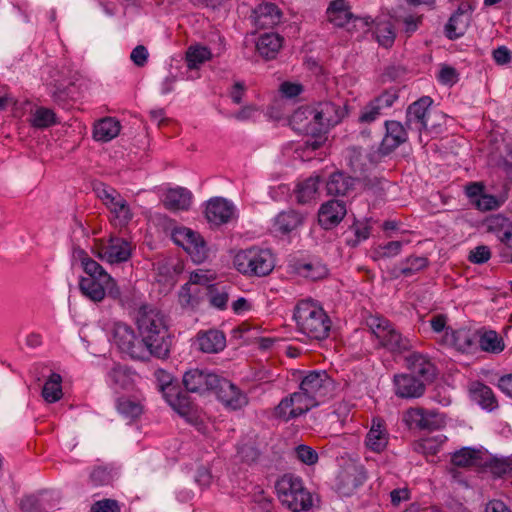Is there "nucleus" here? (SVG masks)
<instances>
[{
	"instance_id": "e2e57ef3",
	"label": "nucleus",
	"mask_w": 512,
	"mask_h": 512,
	"mask_svg": "<svg viewBox=\"0 0 512 512\" xmlns=\"http://www.w3.org/2000/svg\"><path fill=\"white\" fill-rule=\"evenodd\" d=\"M301 272L305 277L315 281L326 277L328 269L324 264L316 262L304 264L301 267Z\"/></svg>"
},
{
	"instance_id": "393cba45",
	"label": "nucleus",
	"mask_w": 512,
	"mask_h": 512,
	"mask_svg": "<svg viewBox=\"0 0 512 512\" xmlns=\"http://www.w3.org/2000/svg\"><path fill=\"white\" fill-rule=\"evenodd\" d=\"M234 215V206L225 199H211L206 206V218L209 222L220 225L229 222Z\"/></svg>"
},
{
	"instance_id": "39448f33",
	"label": "nucleus",
	"mask_w": 512,
	"mask_h": 512,
	"mask_svg": "<svg viewBox=\"0 0 512 512\" xmlns=\"http://www.w3.org/2000/svg\"><path fill=\"white\" fill-rule=\"evenodd\" d=\"M235 268L247 276L263 277L274 268V257L268 249L251 247L239 251L234 257Z\"/></svg>"
},
{
	"instance_id": "aec40b11",
	"label": "nucleus",
	"mask_w": 512,
	"mask_h": 512,
	"mask_svg": "<svg viewBox=\"0 0 512 512\" xmlns=\"http://www.w3.org/2000/svg\"><path fill=\"white\" fill-rule=\"evenodd\" d=\"M440 345L452 347L459 352L469 353L476 347V337L466 328L451 329L440 338Z\"/></svg>"
},
{
	"instance_id": "6ab92c4d",
	"label": "nucleus",
	"mask_w": 512,
	"mask_h": 512,
	"mask_svg": "<svg viewBox=\"0 0 512 512\" xmlns=\"http://www.w3.org/2000/svg\"><path fill=\"white\" fill-rule=\"evenodd\" d=\"M315 107L302 106L296 109L290 117V125L298 133L317 134L319 123L315 116Z\"/></svg>"
},
{
	"instance_id": "cd10ccee",
	"label": "nucleus",
	"mask_w": 512,
	"mask_h": 512,
	"mask_svg": "<svg viewBox=\"0 0 512 512\" xmlns=\"http://www.w3.org/2000/svg\"><path fill=\"white\" fill-rule=\"evenodd\" d=\"M112 282V278L100 280V277H81L79 289L83 296L93 302H101L106 295V285Z\"/></svg>"
},
{
	"instance_id": "4be33fe9",
	"label": "nucleus",
	"mask_w": 512,
	"mask_h": 512,
	"mask_svg": "<svg viewBox=\"0 0 512 512\" xmlns=\"http://www.w3.org/2000/svg\"><path fill=\"white\" fill-rule=\"evenodd\" d=\"M315 116L319 123V132H327L330 127L338 124L344 116L343 109L332 102H320L315 106Z\"/></svg>"
},
{
	"instance_id": "ddd939ff",
	"label": "nucleus",
	"mask_w": 512,
	"mask_h": 512,
	"mask_svg": "<svg viewBox=\"0 0 512 512\" xmlns=\"http://www.w3.org/2000/svg\"><path fill=\"white\" fill-rule=\"evenodd\" d=\"M433 100L429 96H423L410 104L406 111L405 125L408 130L421 134L428 128L429 108Z\"/></svg>"
},
{
	"instance_id": "9b49d317",
	"label": "nucleus",
	"mask_w": 512,
	"mask_h": 512,
	"mask_svg": "<svg viewBox=\"0 0 512 512\" xmlns=\"http://www.w3.org/2000/svg\"><path fill=\"white\" fill-rule=\"evenodd\" d=\"M99 197L112 214L115 226H125L132 219V212L124 197L113 188H104Z\"/></svg>"
},
{
	"instance_id": "5fc2aeb1",
	"label": "nucleus",
	"mask_w": 512,
	"mask_h": 512,
	"mask_svg": "<svg viewBox=\"0 0 512 512\" xmlns=\"http://www.w3.org/2000/svg\"><path fill=\"white\" fill-rule=\"evenodd\" d=\"M367 479L363 467L353 466L346 470L342 475V482L348 486V492L361 486Z\"/></svg>"
},
{
	"instance_id": "09e8293b",
	"label": "nucleus",
	"mask_w": 512,
	"mask_h": 512,
	"mask_svg": "<svg viewBox=\"0 0 512 512\" xmlns=\"http://www.w3.org/2000/svg\"><path fill=\"white\" fill-rule=\"evenodd\" d=\"M110 384L115 388L127 389L132 382L130 371L127 367L115 364L108 373Z\"/></svg>"
},
{
	"instance_id": "a19ab883",
	"label": "nucleus",
	"mask_w": 512,
	"mask_h": 512,
	"mask_svg": "<svg viewBox=\"0 0 512 512\" xmlns=\"http://www.w3.org/2000/svg\"><path fill=\"white\" fill-rule=\"evenodd\" d=\"M211 58V50L200 44L189 46L185 53V60L189 69H197Z\"/></svg>"
},
{
	"instance_id": "338daca9",
	"label": "nucleus",
	"mask_w": 512,
	"mask_h": 512,
	"mask_svg": "<svg viewBox=\"0 0 512 512\" xmlns=\"http://www.w3.org/2000/svg\"><path fill=\"white\" fill-rule=\"evenodd\" d=\"M90 481L94 486L108 485L112 481V475L107 468L96 467L90 474Z\"/></svg>"
},
{
	"instance_id": "4468645a",
	"label": "nucleus",
	"mask_w": 512,
	"mask_h": 512,
	"mask_svg": "<svg viewBox=\"0 0 512 512\" xmlns=\"http://www.w3.org/2000/svg\"><path fill=\"white\" fill-rule=\"evenodd\" d=\"M308 401L298 391L294 392L280 401L274 409V416L285 422L295 419L312 409Z\"/></svg>"
},
{
	"instance_id": "6e6552de",
	"label": "nucleus",
	"mask_w": 512,
	"mask_h": 512,
	"mask_svg": "<svg viewBox=\"0 0 512 512\" xmlns=\"http://www.w3.org/2000/svg\"><path fill=\"white\" fill-rule=\"evenodd\" d=\"M403 422L410 429L435 431L442 429L445 424V416L434 409L412 407L403 413Z\"/></svg>"
},
{
	"instance_id": "7c9ffc66",
	"label": "nucleus",
	"mask_w": 512,
	"mask_h": 512,
	"mask_svg": "<svg viewBox=\"0 0 512 512\" xmlns=\"http://www.w3.org/2000/svg\"><path fill=\"white\" fill-rule=\"evenodd\" d=\"M192 193L183 187L167 190L163 198V205L171 211L188 210L192 203Z\"/></svg>"
},
{
	"instance_id": "13d9d810",
	"label": "nucleus",
	"mask_w": 512,
	"mask_h": 512,
	"mask_svg": "<svg viewBox=\"0 0 512 512\" xmlns=\"http://www.w3.org/2000/svg\"><path fill=\"white\" fill-rule=\"evenodd\" d=\"M402 247L403 242L401 241H390L385 244H380L373 250V257L374 259L395 257L400 254Z\"/></svg>"
},
{
	"instance_id": "c9c22d12",
	"label": "nucleus",
	"mask_w": 512,
	"mask_h": 512,
	"mask_svg": "<svg viewBox=\"0 0 512 512\" xmlns=\"http://www.w3.org/2000/svg\"><path fill=\"white\" fill-rule=\"evenodd\" d=\"M395 24L399 27V31L406 38L411 37L422 25L423 14L402 10L394 17Z\"/></svg>"
},
{
	"instance_id": "f257e3e1",
	"label": "nucleus",
	"mask_w": 512,
	"mask_h": 512,
	"mask_svg": "<svg viewBox=\"0 0 512 512\" xmlns=\"http://www.w3.org/2000/svg\"><path fill=\"white\" fill-rule=\"evenodd\" d=\"M137 329L148 350V357L166 358L171 347V336L164 313L152 305H142L137 314Z\"/></svg>"
},
{
	"instance_id": "5701e85b",
	"label": "nucleus",
	"mask_w": 512,
	"mask_h": 512,
	"mask_svg": "<svg viewBox=\"0 0 512 512\" xmlns=\"http://www.w3.org/2000/svg\"><path fill=\"white\" fill-rule=\"evenodd\" d=\"M282 12L274 3L259 4L253 11L252 19L257 29L273 28L281 22Z\"/></svg>"
},
{
	"instance_id": "37998d69",
	"label": "nucleus",
	"mask_w": 512,
	"mask_h": 512,
	"mask_svg": "<svg viewBox=\"0 0 512 512\" xmlns=\"http://www.w3.org/2000/svg\"><path fill=\"white\" fill-rule=\"evenodd\" d=\"M62 396V377L58 373H51L42 388V397L47 403H55Z\"/></svg>"
},
{
	"instance_id": "473e14b6",
	"label": "nucleus",
	"mask_w": 512,
	"mask_h": 512,
	"mask_svg": "<svg viewBox=\"0 0 512 512\" xmlns=\"http://www.w3.org/2000/svg\"><path fill=\"white\" fill-rule=\"evenodd\" d=\"M355 183L356 180L352 176L336 171L329 176L326 182V190L332 196H345L354 189Z\"/></svg>"
},
{
	"instance_id": "a18cd8bd",
	"label": "nucleus",
	"mask_w": 512,
	"mask_h": 512,
	"mask_svg": "<svg viewBox=\"0 0 512 512\" xmlns=\"http://www.w3.org/2000/svg\"><path fill=\"white\" fill-rule=\"evenodd\" d=\"M508 199V188H506L499 195H491L487 193H483L481 198L473 201L475 207L482 212L492 211L499 209Z\"/></svg>"
},
{
	"instance_id": "58836bf2",
	"label": "nucleus",
	"mask_w": 512,
	"mask_h": 512,
	"mask_svg": "<svg viewBox=\"0 0 512 512\" xmlns=\"http://www.w3.org/2000/svg\"><path fill=\"white\" fill-rule=\"evenodd\" d=\"M470 393L473 400L483 409L493 411L498 408L496 396L489 386L478 381L473 382L470 387Z\"/></svg>"
},
{
	"instance_id": "dca6fc26",
	"label": "nucleus",
	"mask_w": 512,
	"mask_h": 512,
	"mask_svg": "<svg viewBox=\"0 0 512 512\" xmlns=\"http://www.w3.org/2000/svg\"><path fill=\"white\" fill-rule=\"evenodd\" d=\"M218 382V375L199 369L190 370L183 376V384L186 390L193 393L203 394L213 391Z\"/></svg>"
},
{
	"instance_id": "3c124183",
	"label": "nucleus",
	"mask_w": 512,
	"mask_h": 512,
	"mask_svg": "<svg viewBox=\"0 0 512 512\" xmlns=\"http://www.w3.org/2000/svg\"><path fill=\"white\" fill-rule=\"evenodd\" d=\"M486 230L494 234L497 238L502 235L507 229L512 228V220L505 215L498 213L490 215L485 220Z\"/></svg>"
},
{
	"instance_id": "de8ad7c7",
	"label": "nucleus",
	"mask_w": 512,
	"mask_h": 512,
	"mask_svg": "<svg viewBox=\"0 0 512 512\" xmlns=\"http://www.w3.org/2000/svg\"><path fill=\"white\" fill-rule=\"evenodd\" d=\"M481 467L489 470L495 477H503L512 473V457L486 458Z\"/></svg>"
},
{
	"instance_id": "c85d7f7f",
	"label": "nucleus",
	"mask_w": 512,
	"mask_h": 512,
	"mask_svg": "<svg viewBox=\"0 0 512 512\" xmlns=\"http://www.w3.org/2000/svg\"><path fill=\"white\" fill-rule=\"evenodd\" d=\"M305 215L299 211L290 209L280 212L274 219V229L276 232L287 235L301 227L304 223Z\"/></svg>"
},
{
	"instance_id": "423d86ee",
	"label": "nucleus",
	"mask_w": 512,
	"mask_h": 512,
	"mask_svg": "<svg viewBox=\"0 0 512 512\" xmlns=\"http://www.w3.org/2000/svg\"><path fill=\"white\" fill-rule=\"evenodd\" d=\"M111 342L117 347L119 352L125 354L133 360H149L148 350H146L141 337H138L132 328L124 322H115L111 328Z\"/></svg>"
},
{
	"instance_id": "603ef678",
	"label": "nucleus",
	"mask_w": 512,
	"mask_h": 512,
	"mask_svg": "<svg viewBox=\"0 0 512 512\" xmlns=\"http://www.w3.org/2000/svg\"><path fill=\"white\" fill-rule=\"evenodd\" d=\"M30 122L35 128H48L56 123V114L49 108L38 107L32 113Z\"/></svg>"
},
{
	"instance_id": "864d4df0",
	"label": "nucleus",
	"mask_w": 512,
	"mask_h": 512,
	"mask_svg": "<svg viewBox=\"0 0 512 512\" xmlns=\"http://www.w3.org/2000/svg\"><path fill=\"white\" fill-rule=\"evenodd\" d=\"M428 264V258L424 256H410L401 263L399 274L405 277L412 276L425 269Z\"/></svg>"
},
{
	"instance_id": "a878e982",
	"label": "nucleus",
	"mask_w": 512,
	"mask_h": 512,
	"mask_svg": "<svg viewBox=\"0 0 512 512\" xmlns=\"http://www.w3.org/2000/svg\"><path fill=\"white\" fill-rule=\"evenodd\" d=\"M365 444L373 452H382L388 444V432L385 421L379 417L373 418L371 428L366 435Z\"/></svg>"
},
{
	"instance_id": "8fccbe9b",
	"label": "nucleus",
	"mask_w": 512,
	"mask_h": 512,
	"mask_svg": "<svg viewBox=\"0 0 512 512\" xmlns=\"http://www.w3.org/2000/svg\"><path fill=\"white\" fill-rule=\"evenodd\" d=\"M74 90L75 86L73 84L67 86L55 84L52 86L50 94L58 106L68 108L71 105V101L74 100Z\"/></svg>"
},
{
	"instance_id": "20e7f679",
	"label": "nucleus",
	"mask_w": 512,
	"mask_h": 512,
	"mask_svg": "<svg viewBox=\"0 0 512 512\" xmlns=\"http://www.w3.org/2000/svg\"><path fill=\"white\" fill-rule=\"evenodd\" d=\"M275 488L280 502L292 512L306 511L313 505L312 495L299 476L285 474L276 482Z\"/></svg>"
},
{
	"instance_id": "6e6d98bb",
	"label": "nucleus",
	"mask_w": 512,
	"mask_h": 512,
	"mask_svg": "<svg viewBox=\"0 0 512 512\" xmlns=\"http://www.w3.org/2000/svg\"><path fill=\"white\" fill-rule=\"evenodd\" d=\"M448 316L446 314L437 313L428 320L432 332L435 334L434 339L440 344V338L451 331L452 327L448 325Z\"/></svg>"
},
{
	"instance_id": "f8f14e48",
	"label": "nucleus",
	"mask_w": 512,
	"mask_h": 512,
	"mask_svg": "<svg viewBox=\"0 0 512 512\" xmlns=\"http://www.w3.org/2000/svg\"><path fill=\"white\" fill-rule=\"evenodd\" d=\"M133 246L131 242L121 237H110L98 247V256L111 264L129 260Z\"/></svg>"
},
{
	"instance_id": "9d476101",
	"label": "nucleus",
	"mask_w": 512,
	"mask_h": 512,
	"mask_svg": "<svg viewBox=\"0 0 512 512\" xmlns=\"http://www.w3.org/2000/svg\"><path fill=\"white\" fill-rule=\"evenodd\" d=\"M327 20L335 27H346L349 23L354 26L359 23L363 28L367 29L373 23L370 16L356 17L351 12L349 2L347 0H333L326 11Z\"/></svg>"
},
{
	"instance_id": "72a5a7b5",
	"label": "nucleus",
	"mask_w": 512,
	"mask_h": 512,
	"mask_svg": "<svg viewBox=\"0 0 512 512\" xmlns=\"http://www.w3.org/2000/svg\"><path fill=\"white\" fill-rule=\"evenodd\" d=\"M283 41V37L277 33H264L259 36L256 42V49L263 58L270 60L276 57L283 45Z\"/></svg>"
},
{
	"instance_id": "bb28decb",
	"label": "nucleus",
	"mask_w": 512,
	"mask_h": 512,
	"mask_svg": "<svg viewBox=\"0 0 512 512\" xmlns=\"http://www.w3.org/2000/svg\"><path fill=\"white\" fill-rule=\"evenodd\" d=\"M163 397L169 406L181 416H188L193 410L191 398L179 386L166 387Z\"/></svg>"
},
{
	"instance_id": "f3484780",
	"label": "nucleus",
	"mask_w": 512,
	"mask_h": 512,
	"mask_svg": "<svg viewBox=\"0 0 512 512\" xmlns=\"http://www.w3.org/2000/svg\"><path fill=\"white\" fill-rule=\"evenodd\" d=\"M385 135L379 146V153L388 155L408 140V128L395 120L385 121Z\"/></svg>"
},
{
	"instance_id": "2f4dec72",
	"label": "nucleus",
	"mask_w": 512,
	"mask_h": 512,
	"mask_svg": "<svg viewBox=\"0 0 512 512\" xmlns=\"http://www.w3.org/2000/svg\"><path fill=\"white\" fill-rule=\"evenodd\" d=\"M197 342L201 351L205 353H217L226 345L225 335L216 329L200 331L197 334Z\"/></svg>"
},
{
	"instance_id": "f704fd0d",
	"label": "nucleus",
	"mask_w": 512,
	"mask_h": 512,
	"mask_svg": "<svg viewBox=\"0 0 512 512\" xmlns=\"http://www.w3.org/2000/svg\"><path fill=\"white\" fill-rule=\"evenodd\" d=\"M395 22L392 17H379L375 23V37L380 46L390 48L396 38Z\"/></svg>"
},
{
	"instance_id": "e433bc0d",
	"label": "nucleus",
	"mask_w": 512,
	"mask_h": 512,
	"mask_svg": "<svg viewBox=\"0 0 512 512\" xmlns=\"http://www.w3.org/2000/svg\"><path fill=\"white\" fill-rule=\"evenodd\" d=\"M319 183V175H312L305 180L298 182L294 189V195L297 203L308 204L314 201L318 195Z\"/></svg>"
},
{
	"instance_id": "b1692460",
	"label": "nucleus",
	"mask_w": 512,
	"mask_h": 512,
	"mask_svg": "<svg viewBox=\"0 0 512 512\" xmlns=\"http://www.w3.org/2000/svg\"><path fill=\"white\" fill-rule=\"evenodd\" d=\"M405 361L407 368L410 370V374L423 380L424 383L432 381L435 377V366L426 355L413 352L406 357Z\"/></svg>"
},
{
	"instance_id": "c756f323",
	"label": "nucleus",
	"mask_w": 512,
	"mask_h": 512,
	"mask_svg": "<svg viewBox=\"0 0 512 512\" xmlns=\"http://www.w3.org/2000/svg\"><path fill=\"white\" fill-rule=\"evenodd\" d=\"M347 165L350 171L354 174L353 178L356 181H363L365 185H368L367 171L369 170L370 163L367 155H365L358 148H349L347 150Z\"/></svg>"
},
{
	"instance_id": "79ce46f5",
	"label": "nucleus",
	"mask_w": 512,
	"mask_h": 512,
	"mask_svg": "<svg viewBox=\"0 0 512 512\" xmlns=\"http://www.w3.org/2000/svg\"><path fill=\"white\" fill-rule=\"evenodd\" d=\"M479 346L482 351L499 354L505 349L503 338L494 330L484 331L478 339Z\"/></svg>"
},
{
	"instance_id": "2eb2a0df",
	"label": "nucleus",
	"mask_w": 512,
	"mask_h": 512,
	"mask_svg": "<svg viewBox=\"0 0 512 512\" xmlns=\"http://www.w3.org/2000/svg\"><path fill=\"white\" fill-rule=\"evenodd\" d=\"M213 392L222 404L231 410H238L247 405V396L233 383L225 378L219 377V382Z\"/></svg>"
},
{
	"instance_id": "f03ea898",
	"label": "nucleus",
	"mask_w": 512,
	"mask_h": 512,
	"mask_svg": "<svg viewBox=\"0 0 512 512\" xmlns=\"http://www.w3.org/2000/svg\"><path fill=\"white\" fill-rule=\"evenodd\" d=\"M293 318L297 331L309 341L321 342L330 335L332 321L323 307L313 300H301Z\"/></svg>"
},
{
	"instance_id": "c03bdc74",
	"label": "nucleus",
	"mask_w": 512,
	"mask_h": 512,
	"mask_svg": "<svg viewBox=\"0 0 512 512\" xmlns=\"http://www.w3.org/2000/svg\"><path fill=\"white\" fill-rule=\"evenodd\" d=\"M470 20V15L460 16L452 14L445 26L446 36L450 40H455L462 37L470 25Z\"/></svg>"
},
{
	"instance_id": "774afa93",
	"label": "nucleus",
	"mask_w": 512,
	"mask_h": 512,
	"mask_svg": "<svg viewBox=\"0 0 512 512\" xmlns=\"http://www.w3.org/2000/svg\"><path fill=\"white\" fill-rule=\"evenodd\" d=\"M491 258L490 248L486 245H479L469 253L468 260L473 264L486 263Z\"/></svg>"
},
{
	"instance_id": "4d7b16f0",
	"label": "nucleus",
	"mask_w": 512,
	"mask_h": 512,
	"mask_svg": "<svg viewBox=\"0 0 512 512\" xmlns=\"http://www.w3.org/2000/svg\"><path fill=\"white\" fill-rule=\"evenodd\" d=\"M117 410L127 418H137L142 413L141 404L133 399L121 397L117 401Z\"/></svg>"
},
{
	"instance_id": "0e129e2a",
	"label": "nucleus",
	"mask_w": 512,
	"mask_h": 512,
	"mask_svg": "<svg viewBox=\"0 0 512 512\" xmlns=\"http://www.w3.org/2000/svg\"><path fill=\"white\" fill-rule=\"evenodd\" d=\"M208 294H209V301L212 306H214L217 309L224 310L227 306L228 302V293L224 290H219L214 285H209L207 287Z\"/></svg>"
},
{
	"instance_id": "680f3d73",
	"label": "nucleus",
	"mask_w": 512,
	"mask_h": 512,
	"mask_svg": "<svg viewBox=\"0 0 512 512\" xmlns=\"http://www.w3.org/2000/svg\"><path fill=\"white\" fill-rule=\"evenodd\" d=\"M398 97V91L392 88L384 91L378 97L371 100V103L375 106H379V111L383 114L384 110L390 108Z\"/></svg>"
},
{
	"instance_id": "49530a36",
	"label": "nucleus",
	"mask_w": 512,
	"mask_h": 512,
	"mask_svg": "<svg viewBox=\"0 0 512 512\" xmlns=\"http://www.w3.org/2000/svg\"><path fill=\"white\" fill-rule=\"evenodd\" d=\"M77 257L81 262V266L84 272L87 274L86 277H100V280L110 279L112 278L104 268L94 259L89 257V255L84 250H78L76 252Z\"/></svg>"
},
{
	"instance_id": "bf43d9fd",
	"label": "nucleus",
	"mask_w": 512,
	"mask_h": 512,
	"mask_svg": "<svg viewBox=\"0 0 512 512\" xmlns=\"http://www.w3.org/2000/svg\"><path fill=\"white\" fill-rule=\"evenodd\" d=\"M199 288L186 283L179 292V302L184 307H195L198 304Z\"/></svg>"
},
{
	"instance_id": "1a4fd4ad",
	"label": "nucleus",
	"mask_w": 512,
	"mask_h": 512,
	"mask_svg": "<svg viewBox=\"0 0 512 512\" xmlns=\"http://www.w3.org/2000/svg\"><path fill=\"white\" fill-rule=\"evenodd\" d=\"M172 239L181 246L195 263H202L208 257V248L201 235L187 227H176Z\"/></svg>"
},
{
	"instance_id": "7ed1b4c3",
	"label": "nucleus",
	"mask_w": 512,
	"mask_h": 512,
	"mask_svg": "<svg viewBox=\"0 0 512 512\" xmlns=\"http://www.w3.org/2000/svg\"><path fill=\"white\" fill-rule=\"evenodd\" d=\"M365 322L382 348L393 354H402L411 349L410 340L382 315L370 314L366 317Z\"/></svg>"
},
{
	"instance_id": "a211bd4d",
	"label": "nucleus",
	"mask_w": 512,
	"mask_h": 512,
	"mask_svg": "<svg viewBox=\"0 0 512 512\" xmlns=\"http://www.w3.org/2000/svg\"><path fill=\"white\" fill-rule=\"evenodd\" d=\"M395 395L403 399L419 398L425 392V383L408 373L397 374L393 379Z\"/></svg>"
},
{
	"instance_id": "ea45409f",
	"label": "nucleus",
	"mask_w": 512,
	"mask_h": 512,
	"mask_svg": "<svg viewBox=\"0 0 512 512\" xmlns=\"http://www.w3.org/2000/svg\"><path fill=\"white\" fill-rule=\"evenodd\" d=\"M121 125L118 120L106 117L94 125L93 137L96 141L109 142L120 133Z\"/></svg>"
},
{
	"instance_id": "052dcab7",
	"label": "nucleus",
	"mask_w": 512,
	"mask_h": 512,
	"mask_svg": "<svg viewBox=\"0 0 512 512\" xmlns=\"http://www.w3.org/2000/svg\"><path fill=\"white\" fill-rule=\"evenodd\" d=\"M296 458L305 465L312 466L318 462V453L310 446L300 444L294 449Z\"/></svg>"
},
{
	"instance_id": "0eeeda50",
	"label": "nucleus",
	"mask_w": 512,
	"mask_h": 512,
	"mask_svg": "<svg viewBox=\"0 0 512 512\" xmlns=\"http://www.w3.org/2000/svg\"><path fill=\"white\" fill-rule=\"evenodd\" d=\"M334 388V382L324 370H313L307 372L299 386V393L307 403L314 408L327 397Z\"/></svg>"
},
{
	"instance_id": "69168bd1",
	"label": "nucleus",
	"mask_w": 512,
	"mask_h": 512,
	"mask_svg": "<svg viewBox=\"0 0 512 512\" xmlns=\"http://www.w3.org/2000/svg\"><path fill=\"white\" fill-rule=\"evenodd\" d=\"M90 512H121V506L117 500L105 498L95 501L90 507Z\"/></svg>"
},
{
	"instance_id": "412c9836",
	"label": "nucleus",
	"mask_w": 512,
	"mask_h": 512,
	"mask_svg": "<svg viewBox=\"0 0 512 512\" xmlns=\"http://www.w3.org/2000/svg\"><path fill=\"white\" fill-rule=\"evenodd\" d=\"M346 213V205L343 201L330 200L320 207L318 222L324 229L328 230L337 226Z\"/></svg>"
},
{
	"instance_id": "4c0bfd02",
	"label": "nucleus",
	"mask_w": 512,
	"mask_h": 512,
	"mask_svg": "<svg viewBox=\"0 0 512 512\" xmlns=\"http://www.w3.org/2000/svg\"><path fill=\"white\" fill-rule=\"evenodd\" d=\"M451 464L460 468L481 467L484 464L483 453L478 449L463 447L452 454Z\"/></svg>"
}]
</instances>
